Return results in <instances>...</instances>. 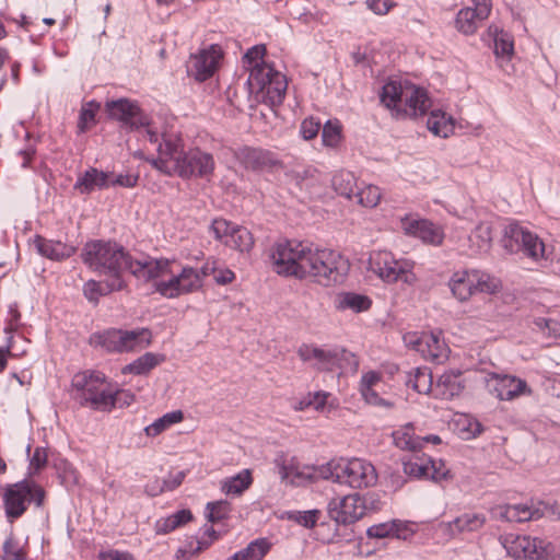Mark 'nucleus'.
I'll return each mask as SVG.
<instances>
[{"label": "nucleus", "mask_w": 560, "mask_h": 560, "mask_svg": "<svg viewBox=\"0 0 560 560\" xmlns=\"http://www.w3.org/2000/svg\"><path fill=\"white\" fill-rule=\"evenodd\" d=\"M275 271L284 277L312 279L324 287L342 282L349 262L339 253L296 241H280L271 248Z\"/></svg>", "instance_id": "nucleus-1"}, {"label": "nucleus", "mask_w": 560, "mask_h": 560, "mask_svg": "<svg viewBox=\"0 0 560 560\" xmlns=\"http://www.w3.org/2000/svg\"><path fill=\"white\" fill-rule=\"evenodd\" d=\"M81 258L90 269L110 280L122 278L124 271H129L143 282L171 273V261L168 259H133L122 245L112 241L94 240L88 242L82 248Z\"/></svg>", "instance_id": "nucleus-2"}, {"label": "nucleus", "mask_w": 560, "mask_h": 560, "mask_svg": "<svg viewBox=\"0 0 560 560\" xmlns=\"http://www.w3.org/2000/svg\"><path fill=\"white\" fill-rule=\"evenodd\" d=\"M145 135L151 143L158 144L159 156L151 160L154 168L166 175L176 174L183 179H209L212 176L215 162L211 153L199 148L186 151L182 137L176 133L164 132L160 136L148 128Z\"/></svg>", "instance_id": "nucleus-3"}, {"label": "nucleus", "mask_w": 560, "mask_h": 560, "mask_svg": "<svg viewBox=\"0 0 560 560\" xmlns=\"http://www.w3.org/2000/svg\"><path fill=\"white\" fill-rule=\"evenodd\" d=\"M46 492L42 486L30 479L8 483L1 488L3 509L10 522L20 518L27 510V504L34 502L43 506Z\"/></svg>", "instance_id": "nucleus-4"}, {"label": "nucleus", "mask_w": 560, "mask_h": 560, "mask_svg": "<svg viewBox=\"0 0 560 560\" xmlns=\"http://www.w3.org/2000/svg\"><path fill=\"white\" fill-rule=\"evenodd\" d=\"M71 385L75 390L74 398L81 406L90 405L94 410L106 411L113 404L108 397L109 385L104 373L85 370L73 375Z\"/></svg>", "instance_id": "nucleus-5"}, {"label": "nucleus", "mask_w": 560, "mask_h": 560, "mask_svg": "<svg viewBox=\"0 0 560 560\" xmlns=\"http://www.w3.org/2000/svg\"><path fill=\"white\" fill-rule=\"evenodd\" d=\"M402 97H405L404 113L410 117L424 116L432 106L427 90L415 85L404 91L400 84L390 81L382 88L380 94L381 102L387 108L396 107Z\"/></svg>", "instance_id": "nucleus-6"}, {"label": "nucleus", "mask_w": 560, "mask_h": 560, "mask_svg": "<svg viewBox=\"0 0 560 560\" xmlns=\"http://www.w3.org/2000/svg\"><path fill=\"white\" fill-rule=\"evenodd\" d=\"M152 335L148 328L122 330L110 328L90 336L89 343L101 347L107 352H128L144 348L151 343Z\"/></svg>", "instance_id": "nucleus-7"}, {"label": "nucleus", "mask_w": 560, "mask_h": 560, "mask_svg": "<svg viewBox=\"0 0 560 560\" xmlns=\"http://www.w3.org/2000/svg\"><path fill=\"white\" fill-rule=\"evenodd\" d=\"M500 245L508 254L522 253L533 259L544 257L545 253V245L539 237L517 222L503 226Z\"/></svg>", "instance_id": "nucleus-8"}, {"label": "nucleus", "mask_w": 560, "mask_h": 560, "mask_svg": "<svg viewBox=\"0 0 560 560\" xmlns=\"http://www.w3.org/2000/svg\"><path fill=\"white\" fill-rule=\"evenodd\" d=\"M413 264L407 260H397L389 252H374L369 258V270L377 275L386 283L401 281L412 285L417 276L412 271Z\"/></svg>", "instance_id": "nucleus-9"}, {"label": "nucleus", "mask_w": 560, "mask_h": 560, "mask_svg": "<svg viewBox=\"0 0 560 560\" xmlns=\"http://www.w3.org/2000/svg\"><path fill=\"white\" fill-rule=\"evenodd\" d=\"M298 355L304 362L315 360L314 368L319 371H332L335 368L346 370L358 368V361L352 352L345 348L323 349L314 345L303 343L298 349Z\"/></svg>", "instance_id": "nucleus-10"}, {"label": "nucleus", "mask_w": 560, "mask_h": 560, "mask_svg": "<svg viewBox=\"0 0 560 560\" xmlns=\"http://www.w3.org/2000/svg\"><path fill=\"white\" fill-rule=\"evenodd\" d=\"M377 481V475L372 464L352 458L340 460L338 483H346L351 488L371 487Z\"/></svg>", "instance_id": "nucleus-11"}, {"label": "nucleus", "mask_w": 560, "mask_h": 560, "mask_svg": "<svg viewBox=\"0 0 560 560\" xmlns=\"http://www.w3.org/2000/svg\"><path fill=\"white\" fill-rule=\"evenodd\" d=\"M106 112L110 118L120 121L121 127L130 131L150 126L148 115L136 102L127 98L107 102Z\"/></svg>", "instance_id": "nucleus-12"}, {"label": "nucleus", "mask_w": 560, "mask_h": 560, "mask_svg": "<svg viewBox=\"0 0 560 560\" xmlns=\"http://www.w3.org/2000/svg\"><path fill=\"white\" fill-rule=\"evenodd\" d=\"M236 159L246 170L253 172H277L283 168L278 155L262 148L243 147L236 152Z\"/></svg>", "instance_id": "nucleus-13"}, {"label": "nucleus", "mask_w": 560, "mask_h": 560, "mask_svg": "<svg viewBox=\"0 0 560 560\" xmlns=\"http://www.w3.org/2000/svg\"><path fill=\"white\" fill-rule=\"evenodd\" d=\"M330 520L337 525H350L364 516V505L360 501V494H348L341 499H332L327 506Z\"/></svg>", "instance_id": "nucleus-14"}, {"label": "nucleus", "mask_w": 560, "mask_h": 560, "mask_svg": "<svg viewBox=\"0 0 560 560\" xmlns=\"http://www.w3.org/2000/svg\"><path fill=\"white\" fill-rule=\"evenodd\" d=\"M488 390L500 400H513L532 390L524 380L511 375L494 374L488 381Z\"/></svg>", "instance_id": "nucleus-15"}, {"label": "nucleus", "mask_w": 560, "mask_h": 560, "mask_svg": "<svg viewBox=\"0 0 560 560\" xmlns=\"http://www.w3.org/2000/svg\"><path fill=\"white\" fill-rule=\"evenodd\" d=\"M220 58V49L218 46L211 45L209 49H202L198 55L191 57L187 66V72L197 81H206L213 75Z\"/></svg>", "instance_id": "nucleus-16"}, {"label": "nucleus", "mask_w": 560, "mask_h": 560, "mask_svg": "<svg viewBox=\"0 0 560 560\" xmlns=\"http://www.w3.org/2000/svg\"><path fill=\"white\" fill-rule=\"evenodd\" d=\"M544 541L529 536H516L506 538L504 547L508 553L515 559L536 560L544 555Z\"/></svg>", "instance_id": "nucleus-17"}, {"label": "nucleus", "mask_w": 560, "mask_h": 560, "mask_svg": "<svg viewBox=\"0 0 560 560\" xmlns=\"http://www.w3.org/2000/svg\"><path fill=\"white\" fill-rule=\"evenodd\" d=\"M401 228L406 234L418 237L427 244L441 245L444 238L442 229L429 220L406 218L401 221Z\"/></svg>", "instance_id": "nucleus-18"}, {"label": "nucleus", "mask_w": 560, "mask_h": 560, "mask_svg": "<svg viewBox=\"0 0 560 560\" xmlns=\"http://www.w3.org/2000/svg\"><path fill=\"white\" fill-rule=\"evenodd\" d=\"M33 244L39 255L51 260H62L75 253L74 246L60 241L47 240L40 235L35 236Z\"/></svg>", "instance_id": "nucleus-19"}, {"label": "nucleus", "mask_w": 560, "mask_h": 560, "mask_svg": "<svg viewBox=\"0 0 560 560\" xmlns=\"http://www.w3.org/2000/svg\"><path fill=\"white\" fill-rule=\"evenodd\" d=\"M465 388L464 381L462 380L460 371H450L442 374L435 386V397L442 399H453L459 396Z\"/></svg>", "instance_id": "nucleus-20"}, {"label": "nucleus", "mask_w": 560, "mask_h": 560, "mask_svg": "<svg viewBox=\"0 0 560 560\" xmlns=\"http://www.w3.org/2000/svg\"><path fill=\"white\" fill-rule=\"evenodd\" d=\"M109 173L90 167L78 177L74 189L79 190L81 194L88 195L96 189L107 188L109 187Z\"/></svg>", "instance_id": "nucleus-21"}, {"label": "nucleus", "mask_w": 560, "mask_h": 560, "mask_svg": "<svg viewBox=\"0 0 560 560\" xmlns=\"http://www.w3.org/2000/svg\"><path fill=\"white\" fill-rule=\"evenodd\" d=\"M127 287L124 278L108 279L104 282L89 280L83 287L84 296L93 303H97L100 296L107 295L114 291H121Z\"/></svg>", "instance_id": "nucleus-22"}, {"label": "nucleus", "mask_w": 560, "mask_h": 560, "mask_svg": "<svg viewBox=\"0 0 560 560\" xmlns=\"http://www.w3.org/2000/svg\"><path fill=\"white\" fill-rule=\"evenodd\" d=\"M340 462H329L320 466H303L302 470L295 471L296 478H304L306 482H314L318 479H330L337 482L339 476Z\"/></svg>", "instance_id": "nucleus-23"}, {"label": "nucleus", "mask_w": 560, "mask_h": 560, "mask_svg": "<svg viewBox=\"0 0 560 560\" xmlns=\"http://www.w3.org/2000/svg\"><path fill=\"white\" fill-rule=\"evenodd\" d=\"M278 73L279 71L266 61L255 65L247 80L250 92L260 94Z\"/></svg>", "instance_id": "nucleus-24"}, {"label": "nucleus", "mask_w": 560, "mask_h": 560, "mask_svg": "<svg viewBox=\"0 0 560 560\" xmlns=\"http://www.w3.org/2000/svg\"><path fill=\"white\" fill-rule=\"evenodd\" d=\"M487 19V8L483 5L478 11H472V8H465L459 10L455 20L456 28L465 34H474L480 22Z\"/></svg>", "instance_id": "nucleus-25"}, {"label": "nucleus", "mask_w": 560, "mask_h": 560, "mask_svg": "<svg viewBox=\"0 0 560 560\" xmlns=\"http://www.w3.org/2000/svg\"><path fill=\"white\" fill-rule=\"evenodd\" d=\"M427 127L434 136L447 138L454 132L455 119L441 109H433L427 118Z\"/></svg>", "instance_id": "nucleus-26"}, {"label": "nucleus", "mask_w": 560, "mask_h": 560, "mask_svg": "<svg viewBox=\"0 0 560 560\" xmlns=\"http://www.w3.org/2000/svg\"><path fill=\"white\" fill-rule=\"evenodd\" d=\"M486 517L483 514L465 513L446 524L452 536L463 532H475L483 526Z\"/></svg>", "instance_id": "nucleus-27"}, {"label": "nucleus", "mask_w": 560, "mask_h": 560, "mask_svg": "<svg viewBox=\"0 0 560 560\" xmlns=\"http://www.w3.org/2000/svg\"><path fill=\"white\" fill-rule=\"evenodd\" d=\"M253 485V476L249 469H243L235 476L221 481V491L226 495H241Z\"/></svg>", "instance_id": "nucleus-28"}, {"label": "nucleus", "mask_w": 560, "mask_h": 560, "mask_svg": "<svg viewBox=\"0 0 560 560\" xmlns=\"http://www.w3.org/2000/svg\"><path fill=\"white\" fill-rule=\"evenodd\" d=\"M489 35L493 37L494 55L499 59L510 60L514 55L513 36L497 26H489Z\"/></svg>", "instance_id": "nucleus-29"}, {"label": "nucleus", "mask_w": 560, "mask_h": 560, "mask_svg": "<svg viewBox=\"0 0 560 560\" xmlns=\"http://www.w3.org/2000/svg\"><path fill=\"white\" fill-rule=\"evenodd\" d=\"M453 295L460 302L467 301L476 291L469 271H458L450 280Z\"/></svg>", "instance_id": "nucleus-30"}, {"label": "nucleus", "mask_w": 560, "mask_h": 560, "mask_svg": "<svg viewBox=\"0 0 560 560\" xmlns=\"http://www.w3.org/2000/svg\"><path fill=\"white\" fill-rule=\"evenodd\" d=\"M164 361V355L153 352H145L143 355L136 359L133 362L125 365L121 370L124 374L144 375L152 369L158 366Z\"/></svg>", "instance_id": "nucleus-31"}, {"label": "nucleus", "mask_w": 560, "mask_h": 560, "mask_svg": "<svg viewBox=\"0 0 560 560\" xmlns=\"http://www.w3.org/2000/svg\"><path fill=\"white\" fill-rule=\"evenodd\" d=\"M194 516L190 510L184 509L175 512L174 514L160 518L155 523V533L158 535H165L178 527H182L192 521Z\"/></svg>", "instance_id": "nucleus-32"}, {"label": "nucleus", "mask_w": 560, "mask_h": 560, "mask_svg": "<svg viewBox=\"0 0 560 560\" xmlns=\"http://www.w3.org/2000/svg\"><path fill=\"white\" fill-rule=\"evenodd\" d=\"M271 548L267 538H257L250 541L244 549L229 557L228 560H262Z\"/></svg>", "instance_id": "nucleus-33"}, {"label": "nucleus", "mask_w": 560, "mask_h": 560, "mask_svg": "<svg viewBox=\"0 0 560 560\" xmlns=\"http://www.w3.org/2000/svg\"><path fill=\"white\" fill-rule=\"evenodd\" d=\"M402 470L409 477L427 479L429 477L428 456L415 453L409 457H404Z\"/></svg>", "instance_id": "nucleus-34"}, {"label": "nucleus", "mask_w": 560, "mask_h": 560, "mask_svg": "<svg viewBox=\"0 0 560 560\" xmlns=\"http://www.w3.org/2000/svg\"><path fill=\"white\" fill-rule=\"evenodd\" d=\"M287 88V79L279 72L260 94L264 102H268L271 105H279L284 98Z\"/></svg>", "instance_id": "nucleus-35"}, {"label": "nucleus", "mask_w": 560, "mask_h": 560, "mask_svg": "<svg viewBox=\"0 0 560 560\" xmlns=\"http://www.w3.org/2000/svg\"><path fill=\"white\" fill-rule=\"evenodd\" d=\"M225 245L241 252H249L254 246V237L250 231L244 226L235 225L231 231L230 240L224 241Z\"/></svg>", "instance_id": "nucleus-36"}, {"label": "nucleus", "mask_w": 560, "mask_h": 560, "mask_svg": "<svg viewBox=\"0 0 560 560\" xmlns=\"http://www.w3.org/2000/svg\"><path fill=\"white\" fill-rule=\"evenodd\" d=\"M331 185L338 195L350 199L354 195L357 179L353 173L340 171L332 176Z\"/></svg>", "instance_id": "nucleus-37"}, {"label": "nucleus", "mask_w": 560, "mask_h": 560, "mask_svg": "<svg viewBox=\"0 0 560 560\" xmlns=\"http://www.w3.org/2000/svg\"><path fill=\"white\" fill-rule=\"evenodd\" d=\"M492 225L488 222L479 223L469 236L470 243L479 252H488L492 243Z\"/></svg>", "instance_id": "nucleus-38"}, {"label": "nucleus", "mask_w": 560, "mask_h": 560, "mask_svg": "<svg viewBox=\"0 0 560 560\" xmlns=\"http://www.w3.org/2000/svg\"><path fill=\"white\" fill-rule=\"evenodd\" d=\"M366 535L370 538L393 537L397 539H406V535L401 534V524L396 521L373 525L366 529Z\"/></svg>", "instance_id": "nucleus-39"}, {"label": "nucleus", "mask_w": 560, "mask_h": 560, "mask_svg": "<svg viewBox=\"0 0 560 560\" xmlns=\"http://www.w3.org/2000/svg\"><path fill=\"white\" fill-rule=\"evenodd\" d=\"M371 305L372 301L369 296L354 292L342 294L339 301V308L352 310L355 313L368 311Z\"/></svg>", "instance_id": "nucleus-40"}, {"label": "nucleus", "mask_w": 560, "mask_h": 560, "mask_svg": "<svg viewBox=\"0 0 560 560\" xmlns=\"http://www.w3.org/2000/svg\"><path fill=\"white\" fill-rule=\"evenodd\" d=\"M469 272L474 282L475 291L494 293L499 290L500 281L495 277L478 270H471Z\"/></svg>", "instance_id": "nucleus-41"}, {"label": "nucleus", "mask_w": 560, "mask_h": 560, "mask_svg": "<svg viewBox=\"0 0 560 560\" xmlns=\"http://www.w3.org/2000/svg\"><path fill=\"white\" fill-rule=\"evenodd\" d=\"M183 412L180 410L165 413L163 417L156 419L153 423L148 425L144 431L148 436H156L163 432L171 424L180 422L183 420Z\"/></svg>", "instance_id": "nucleus-42"}, {"label": "nucleus", "mask_w": 560, "mask_h": 560, "mask_svg": "<svg viewBox=\"0 0 560 560\" xmlns=\"http://www.w3.org/2000/svg\"><path fill=\"white\" fill-rule=\"evenodd\" d=\"M180 280L182 294H187L197 291L202 287V280L198 270L191 267L183 268L178 273Z\"/></svg>", "instance_id": "nucleus-43"}, {"label": "nucleus", "mask_w": 560, "mask_h": 560, "mask_svg": "<svg viewBox=\"0 0 560 560\" xmlns=\"http://www.w3.org/2000/svg\"><path fill=\"white\" fill-rule=\"evenodd\" d=\"M395 445L400 450H407L417 453L421 448L420 436H415L409 431H395L393 433Z\"/></svg>", "instance_id": "nucleus-44"}, {"label": "nucleus", "mask_w": 560, "mask_h": 560, "mask_svg": "<svg viewBox=\"0 0 560 560\" xmlns=\"http://www.w3.org/2000/svg\"><path fill=\"white\" fill-rule=\"evenodd\" d=\"M206 517L210 523H218L229 516L231 511L230 503L225 500L208 502L206 505Z\"/></svg>", "instance_id": "nucleus-45"}, {"label": "nucleus", "mask_w": 560, "mask_h": 560, "mask_svg": "<svg viewBox=\"0 0 560 560\" xmlns=\"http://www.w3.org/2000/svg\"><path fill=\"white\" fill-rule=\"evenodd\" d=\"M322 140L324 145L336 148L341 141V126L338 120H328L323 126Z\"/></svg>", "instance_id": "nucleus-46"}, {"label": "nucleus", "mask_w": 560, "mask_h": 560, "mask_svg": "<svg viewBox=\"0 0 560 560\" xmlns=\"http://www.w3.org/2000/svg\"><path fill=\"white\" fill-rule=\"evenodd\" d=\"M154 287L156 292L168 299H174L182 295L180 280L178 275H173L171 279L166 281H156Z\"/></svg>", "instance_id": "nucleus-47"}, {"label": "nucleus", "mask_w": 560, "mask_h": 560, "mask_svg": "<svg viewBox=\"0 0 560 560\" xmlns=\"http://www.w3.org/2000/svg\"><path fill=\"white\" fill-rule=\"evenodd\" d=\"M359 203L364 207L373 208L378 205L381 200V189L374 185H368L366 187L355 192Z\"/></svg>", "instance_id": "nucleus-48"}, {"label": "nucleus", "mask_w": 560, "mask_h": 560, "mask_svg": "<svg viewBox=\"0 0 560 560\" xmlns=\"http://www.w3.org/2000/svg\"><path fill=\"white\" fill-rule=\"evenodd\" d=\"M100 109V104L96 102H89L82 106L79 115L78 129L83 133L88 129V124L93 122L96 112Z\"/></svg>", "instance_id": "nucleus-49"}, {"label": "nucleus", "mask_w": 560, "mask_h": 560, "mask_svg": "<svg viewBox=\"0 0 560 560\" xmlns=\"http://www.w3.org/2000/svg\"><path fill=\"white\" fill-rule=\"evenodd\" d=\"M31 444L26 446V454L30 457V475L37 474L47 464V453L43 447H36L34 453L31 455Z\"/></svg>", "instance_id": "nucleus-50"}, {"label": "nucleus", "mask_w": 560, "mask_h": 560, "mask_svg": "<svg viewBox=\"0 0 560 560\" xmlns=\"http://www.w3.org/2000/svg\"><path fill=\"white\" fill-rule=\"evenodd\" d=\"M407 384L418 393H427L432 385V375L427 370L417 369L415 380L409 378Z\"/></svg>", "instance_id": "nucleus-51"}, {"label": "nucleus", "mask_w": 560, "mask_h": 560, "mask_svg": "<svg viewBox=\"0 0 560 560\" xmlns=\"http://www.w3.org/2000/svg\"><path fill=\"white\" fill-rule=\"evenodd\" d=\"M515 509L517 512V523L539 520L544 516V511L540 508H533L527 504H515Z\"/></svg>", "instance_id": "nucleus-52"}, {"label": "nucleus", "mask_w": 560, "mask_h": 560, "mask_svg": "<svg viewBox=\"0 0 560 560\" xmlns=\"http://www.w3.org/2000/svg\"><path fill=\"white\" fill-rule=\"evenodd\" d=\"M220 537L219 532H217L212 526H209L205 529V533L201 538L197 539V547L191 549V556H196L201 551L208 549L213 541H215Z\"/></svg>", "instance_id": "nucleus-53"}, {"label": "nucleus", "mask_w": 560, "mask_h": 560, "mask_svg": "<svg viewBox=\"0 0 560 560\" xmlns=\"http://www.w3.org/2000/svg\"><path fill=\"white\" fill-rule=\"evenodd\" d=\"M428 465H429V477L427 479H431L433 481H441L448 478L450 470L445 468V465L442 460H434L430 456H428Z\"/></svg>", "instance_id": "nucleus-54"}, {"label": "nucleus", "mask_w": 560, "mask_h": 560, "mask_svg": "<svg viewBox=\"0 0 560 560\" xmlns=\"http://www.w3.org/2000/svg\"><path fill=\"white\" fill-rule=\"evenodd\" d=\"M108 397L110 398L109 400L113 404L108 405L107 411H110L116 406H118V407L129 406L133 401V398H135V396L131 393H129L127 390H122V389L116 390V392H113L112 389H109Z\"/></svg>", "instance_id": "nucleus-55"}, {"label": "nucleus", "mask_w": 560, "mask_h": 560, "mask_svg": "<svg viewBox=\"0 0 560 560\" xmlns=\"http://www.w3.org/2000/svg\"><path fill=\"white\" fill-rule=\"evenodd\" d=\"M296 470H302V468L294 465H287L284 463L279 465V475L281 480H289V482L294 486L305 485L304 478L295 477Z\"/></svg>", "instance_id": "nucleus-56"}, {"label": "nucleus", "mask_w": 560, "mask_h": 560, "mask_svg": "<svg viewBox=\"0 0 560 560\" xmlns=\"http://www.w3.org/2000/svg\"><path fill=\"white\" fill-rule=\"evenodd\" d=\"M235 225L236 224H232L225 219H214L211 224V230L217 240L221 241L223 237H228L226 240H230L231 231Z\"/></svg>", "instance_id": "nucleus-57"}, {"label": "nucleus", "mask_w": 560, "mask_h": 560, "mask_svg": "<svg viewBox=\"0 0 560 560\" xmlns=\"http://www.w3.org/2000/svg\"><path fill=\"white\" fill-rule=\"evenodd\" d=\"M320 121L319 120H315L313 117H310V118H305L302 124H301V135L303 137V139L305 140H311V139H314L319 129H320Z\"/></svg>", "instance_id": "nucleus-58"}, {"label": "nucleus", "mask_w": 560, "mask_h": 560, "mask_svg": "<svg viewBox=\"0 0 560 560\" xmlns=\"http://www.w3.org/2000/svg\"><path fill=\"white\" fill-rule=\"evenodd\" d=\"M493 514L497 518L506 521V522H516L517 523V512L515 509V504H504L499 505L493 509Z\"/></svg>", "instance_id": "nucleus-59"}, {"label": "nucleus", "mask_w": 560, "mask_h": 560, "mask_svg": "<svg viewBox=\"0 0 560 560\" xmlns=\"http://www.w3.org/2000/svg\"><path fill=\"white\" fill-rule=\"evenodd\" d=\"M406 346L425 355L423 332H408L404 336Z\"/></svg>", "instance_id": "nucleus-60"}, {"label": "nucleus", "mask_w": 560, "mask_h": 560, "mask_svg": "<svg viewBox=\"0 0 560 560\" xmlns=\"http://www.w3.org/2000/svg\"><path fill=\"white\" fill-rule=\"evenodd\" d=\"M423 338H424L425 355L438 358L439 357L438 351L440 349L439 336L433 332H423Z\"/></svg>", "instance_id": "nucleus-61"}, {"label": "nucleus", "mask_w": 560, "mask_h": 560, "mask_svg": "<svg viewBox=\"0 0 560 560\" xmlns=\"http://www.w3.org/2000/svg\"><path fill=\"white\" fill-rule=\"evenodd\" d=\"M319 514V510L299 512V515L296 516L295 521L305 528H313L317 523Z\"/></svg>", "instance_id": "nucleus-62"}, {"label": "nucleus", "mask_w": 560, "mask_h": 560, "mask_svg": "<svg viewBox=\"0 0 560 560\" xmlns=\"http://www.w3.org/2000/svg\"><path fill=\"white\" fill-rule=\"evenodd\" d=\"M266 52V47L264 45H256L253 46L247 50V52L244 55V60L248 62V65H253V67L257 63H260L262 60V57Z\"/></svg>", "instance_id": "nucleus-63"}, {"label": "nucleus", "mask_w": 560, "mask_h": 560, "mask_svg": "<svg viewBox=\"0 0 560 560\" xmlns=\"http://www.w3.org/2000/svg\"><path fill=\"white\" fill-rule=\"evenodd\" d=\"M360 501L362 503V505H364V514L368 512V511H378L381 510V506H382V502L378 498V495L374 494V493H366L364 495H360Z\"/></svg>", "instance_id": "nucleus-64"}]
</instances>
